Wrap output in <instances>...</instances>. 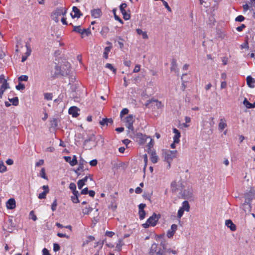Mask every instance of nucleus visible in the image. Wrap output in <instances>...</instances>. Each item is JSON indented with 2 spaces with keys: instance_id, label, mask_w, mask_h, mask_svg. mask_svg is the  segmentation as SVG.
Here are the masks:
<instances>
[{
  "instance_id": "bf43d9fd",
  "label": "nucleus",
  "mask_w": 255,
  "mask_h": 255,
  "mask_svg": "<svg viewBox=\"0 0 255 255\" xmlns=\"http://www.w3.org/2000/svg\"><path fill=\"white\" fill-rule=\"evenodd\" d=\"M245 17L243 15H239L238 16L236 19H235V20L236 21H238V22H242L244 20H245Z\"/></svg>"
},
{
  "instance_id": "2eb2a0df",
  "label": "nucleus",
  "mask_w": 255,
  "mask_h": 255,
  "mask_svg": "<svg viewBox=\"0 0 255 255\" xmlns=\"http://www.w3.org/2000/svg\"><path fill=\"white\" fill-rule=\"evenodd\" d=\"M6 206L7 209L12 210L15 208V201L13 198H10L8 200L6 203Z\"/></svg>"
},
{
  "instance_id": "cd10ccee",
  "label": "nucleus",
  "mask_w": 255,
  "mask_h": 255,
  "mask_svg": "<svg viewBox=\"0 0 255 255\" xmlns=\"http://www.w3.org/2000/svg\"><path fill=\"white\" fill-rule=\"evenodd\" d=\"M70 25H72L73 27V31L81 34V33H82V29L81 28V26H74L72 25V23H71Z\"/></svg>"
},
{
  "instance_id": "603ef678",
  "label": "nucleus",
  "mask_w": 255,
  "mask_h": 255,
  "mask_svg": "<svg viewBox=\"0 0 255 255\" xmlns=\"http://www.w3.org/2000/svg\"><path fill=\"white\" fill-rule=\"evenodd\" d=\"M128 110L127 108L123 109L120 113V117L122 118L124 115H127L128 113Z\"/></svg>"
},
{
  "instance_id": "c03bdc74",
  "label": "nucleus",
  "mask_w": 255,
  "mask_h": 255,
  "mask_svg": "<svg viewBox=\"0 0 255 255\" xmlns=\"http://www.w3.org/2000/svg\"><path fill=\"white\" fill-rule=\"evenodd\" d=\"M185 75H187V74H183L182 75V77H181V79L182 80L181 89L182 90V91H184L185 88H186V85L185 84L186 82L183 80V77Z\"/></svg>"
},
{
  "instance_id": "aec40b11",
  "label": "nucleus",
  "mask_w": 255,
  "mask_h": 255,
  "mask_svg": "<svg viewBox=\"0 0 255 255\" xmlns=\"http://www.w3.org/2000/svg\"><path fill=\"white\" fill-rule=\"evenodd\" d=\"M151 154L150 160L153 163H156L158 162V157L156 155V152L155 151H151L150 152Z\"/></svg>"
},
{
  "instance_id": "dca6fc26",
  "label": "nucleus",
  "mask_w": 255,
  "mask_h": 255,
  "mask_svg": "<svg viewBox=\"0 0 255 255\" xmlns=\"http://www.w3.org/2000/svg\"><path fill=\"white\" fill-rule=\"evenodd\" d=\"M92 16L94 18H99L102 14V11L100 8L94 9L91 11Z\"/></svg>"
},
{
  "instance_id": "6e6552de",
  "label": "nucleus",
  "mask_w": 255,
  "mask_h": 255,
  "mask_svg": "<svg viewBox=\"0 0 255 255\" xmlns=\"http://www.w3.org/2000/svg\"><path fill=\"white\" fill-rule=\"evenodd\" d=\"M18 226L16 224H3L2 229L8 233H12L14 230L17 231Z\"/></svg>"
},
{
  "instance_id": "72a5a7b5",
  "label": "nucleus",
  "mask_w": 255,
  "mask_h": 255,
  "mask_svg": "<svg viewBox=\"0 0 255 255\" xmlns=\"http://www.w3.org/2000/svg\"><path fill=\"white\" fill-rule=\"evenodd\" d=\"M105 67L109 69H110L111 71H113V73L116 74V69L115 68L112 64L110 63H107L106 64Z\"/></svg>"
},
{
  "instance_id": "6ab92c4d",
  "label": "nucleus",
  "mask_w": 255,
  "mask_h": 255,
  "mask_svg": "<svg viewBox=\"0 0 255 255\" xmlns=\"http://www.w3.org/2000/svg\"><path fill=\"white\" fill-rule=\"evenodd\" d=\"M171 71H174L175 73L178 72L179 69L177 68V64L175 59H172L171 61Z\"/></svg>"
},
{
  "instance_id": "f257e3e1",
  "label": "nucleus",
  "mask_w": 255,
  "mask_h": 255,
  "mask_svg": "<svg viewBox=\"0 0 255 255\" xmlns=\"http://www.w3.org/2000/svg\"><path fill=\"white\" fill-rule=\"evenodd\" d=\"M171 189L173 192H178L179 198L189 199L192 197V189L186 182L174 181L171 184Z\"/></svg>"
},
{
  "instance_id": "423d86ee",
  "label": "nucleus",
  "mask_w": 255,
  "mask_h": 255,
  "mask_svg": "<svg viewBox=\"0 0 255 255\" xmlns=\"http://www.w3.org/2000/svg\"><path fill=\"white\" fill-rule=\"evenodd\" d=\"M60 68H61V76H66L70 74L71 65L68 62H65Z\"/></svg>"
},
{
  "instance_id": "9b49d317",
  "label": "nucleus",
  "mask_w": 255,
  "mask_h": 255,
  "mask_svg": "<svg viewBox=\"0 0 255 255\" xmlns=\"http://www.w3.org/2000/svg\"><path fill=\"white\" fill-rule=\"evenodd\" d=\"M72 11L74 13V14H73L72 13H71L70 15L73 18L76 17L78 18H80L81 16L83 15L82 13L81 12L79 9L75 6H74L72 7Z\"/></svg>"
},
{
  "instance_id": "412c9836",
  "label": "nucleus",
  "mask_w": 255,
  "mask_h": 255,
  "mask_svg": "<svg viewBox=\"0 0 255 255\" xmlns=\"http://www.w3.org/2000/svg\"><path fill=\"white\" fill-rule=\"evenodd\" d=\"M243 104L248 109H253L255 108V102L254 103H251L249 102L247 98H245L243 101Z\"/></svg>"
},
{
  "instance_id": "9d476101",
  "label": "nucleus",
  "mask_w": 255,
  "mask_h": 255,
  "mask_svg": "<svg viewBox=\"0 0 255 255\" xmlns=\"http://www.w3.org/2000/svg\"><path fill=\"white\" fill-rule=\"evenodd\" d=\"M160 216V214L153 213V215L147 219L145 223H157Z\"/></svg>"
},
{
  "instance_id": "f704fd0d",
  "label": "nucleus",
  "mask_w": 255,
  "mask_h": 255,
  "mask_svg": "<svg viewBox=\"0 0 255 255\" xmlns=\"http://www.w3.org/2000/svg\"><path fill=\"white\" fill-rule=\"evenodd\" d=\"M245 42L241 45V48H247L249 49V42H248V37H246Z\"/></svg>"
},
{
  "instance_id": "b1692460",
  "label": "nucleus",
  "mask_w": 255,
  "mask_h": 255,
  "mask_svg": "<svg viewBox=\"0 0 255 255\" xmlns=\"http://www.w3.org/2000/svg\"><path fill=\"white\" fill-rule=\"evenodd\" d=\"M95 237L93 236H89L87 237V239L84 241L83 243L82 246L84 247L88 244L90 242L95 240Z\"/></svg>"
},
{
  "instance_id": "864d4df0",
  "label": "nucleus",
  "mask_w": 255,
  "mask_h": 255,
  "mask_svg": "<svg viewBox=\"0 0 255 255\" xmlns=\"http://www.w3.org/2000/svg\"><path fill=\"white\" fill-rule=\"evenodd\" d=\"M44 98L47 100H51L52 99V94L51 93H45Z\"/></svg>"
},
{
  "instance_id": "20e7f679",
  "label": "nucleus",
  "mask_w": 255,
  "mask_h": 255,
  "mask_svg": "<svg viewBox=\"0 0 255 255\" xmlns=\"http://www.w3.org/2000/svg\"><path fill=\"white\" fill-rule=\"evenodd\" d=\"M146 107L153 109H159L162 107V104L161 102L158 101L157 100L151 99L146 101L145 104Z\"/></svg>"
},
{
  "instance_id": "8fccbe9b",
  "label": "nucleus",
  "mask_w": 255,
  "mask_h": 255,
  "mask_svg": "<svg viewBox=\"0 0 255 255\" xmlns=\"http://www.w3.org/2000/svg\"><path fill=\"white\" fill-rule=\"evenodd\" d=\"M225 225L228 228H230L232 231H235L236 230V224H225Z\"/></svg>"
},
{
  "instance_id": "37998d69",
  "label": "nucleus",
  "mask_w": 255,
  "mask_h": 255,
  "mask_svg": "<svg viewBox=\"0 0 255 255\" xmlns=\"http://www.w3.org/2000/svg\"><path fill=\"white\" fill-rule=\"evenodd\" d=\"M61 13H62V7L56 8V9L55 10L54 12V14L56 16H60L61 15Z\"/></svg>"
},
{
  "instance_id": "1a4fd4ad",
  "label": "nucleus",
  "mask_w": 255,
  "mask_h": 255,
  "mask_svg": "<svg viewBox=\"0 0 255 255\" xmlns=\"http://www.w3.org/2000/svg\"><path fill=\"white\" fill-rule=\"evenodd\" d=\"M51 75L53 78H57L59 75H61V68L55 65L51 71Z\"/></svg>"
},
{
  "instance_id": "58836bf2",
  "label": "nucleus",
  "mask_w": 255,
  "mask_h": 255,
  "mask_svg": "<svg viewBox=\"0 0 255 255\" xmlns=\"http://www.w3.org/2000/svg\"><path fill=\"white\" fill-rule=\"evenodd\" d=\"M29 218L32 219L33 221H35L37 220L36 216L35 215L33 211H31L29 213Z\"/></svg>"
},
{
  "instance_id": "6e6d98bb",
  "label": "nucleus",
  "mask_w": 255,
  "mask_h": 255,
  "mask_svg": "<svg viewBox=\"0 0 255 255\" xmlns=\"http://www.w3.org/2000/svg\"><path fill=\"white\" fill-rule=\"evenodd\" d=\"M1 86L2 87V89H3L4 90H6L10 88L9 84L7 82V81H4Z\"/></svg>"
},
{
  "instance_id": "4be33fe9",
  "label": "nucleus",
  "mask_w": 255,
  "mask_h": 255,
  "mask_svg": "<svg viewBox=\"0 0 255 255\" xmlns=\"http://www.w3.org/2000/svg\"><path fill=\"white\" fill-rule=\"evenodd\" d=\"M254 196V193L252 191H250L245 194V198L248 202L251 201L253 200Z\"/></svg>"
},
{
  "instance_id": "393cba45",
  "label": "nucleus",
  "mask_w": 255,
  "mask_h": 255,
  "mask_svg": "<svg viewBox=\"0 0 255 255\" xmlns=\"http://www.w3.org/2000/svg\"><path fill=\"white\" fill-rule=\"evenodd\" d=\"M136 31L137 32V33L139 35H142V38L143 39H147L148 38V35L146 34V32L142 31V30L140 29H136Z\"/></svg>"
},
{
  "instance_id": "3c124183",
  "label": "nucleus",
  "mask_w": 255,
  "mask_h": 255,
  "mask_svg": "<svg viewBox=\"0 0 255 255\" xmlns=\"http://www.w3.org/2000/svg\"><path fill=\"white\" fill-rule=\"evenodd\" d=\"M122 242V240L120 239L119 240V243L117 244L116 249L119 251H120L122 250V247L123 246Z\"/></svg>"
},
{
  "instance_id": "774afa93",
  "label": "nucleus",
  "mask_w": 255,
  "mask_h": 255,
  "mask_svg": "<svg viewBox=\"0 0 255 255\" xmlns=\"http://www.w3.org/2000/svg\"><path fill=\"white\" fill-rule=\"evenodd\" d=\"M85 184L84 182H82L80 180H79L77 182L78 187L79 189H81Z\"/></svg>"
},
{
  "instance_id": "a211bd4d",
  "label": "nucleus",
  "mask_w": 255,
  "mask_h": 255,
  "mask_svg": "<svg viewBox=\"0 0 255 255\" xmlns=\"http://www.w3.org/2000/svg\"><path fill=\"white\" fill-rule=\"evenodd\" d=\"M173 131L175 133V135L173 137L174 142H179V138L181 136L180 131L176 128H174L173 129Z\"/></svg>"
},
{
  "instance_id": "5fc2aeb1",
  "label": "nucleus",
  "mask_w": 255,
  "mask_h": 255,
  "mask_svg": "<svg viewBox=\"0 0 255 255\" xmlns=\"http://www.w3.org/2000/svg\"><path fill=\"white\" fill-rule=\"evenodd\" d=\"M57 205V200L55 199V200L53 201V203L51 205V210L53 212L56 210Z\"/></svg>"
},
{
  "instance_id": "ddd939ff",
  "label": "nucleus",
  "mask_w": 255,
  "mask_h": 255,
  "mask_svg": "<svg viewBox=\"0 0 255 255\" xmlns=\"http://www.w3.org/2000/svg\"><path fill=\"white\" fill-rule=\"evenodd\" d=\"M160 246H161L162 247L163 250H164V252L169 253H172L174 255L176 254V252L175 251L172 250L171 249L167 248L168 244L165 241L161 242Z\"/></svg>"
},
{
  "instance_id": "de8ad7c7",
  "label": "nucleus",
  "mask_w": 255,
  "mask_h": 255,
  "mask_svg": "<svg viewBox=\"0 0 255 255\" xmlns=\"http://www.w3.org/2000/svg\"><path fill=\"white\" fill-rule=\"evenodd\" d=\"M47 193V191H43L39 194L38 197L39 199H45Z\"/></svg>"
},
{
  "instance_id": "f8f14e48",
  "label": "nucleus",
  "mask_w": 255,
  "mask_h": 255,
  "mask_svg": "<svg viewBox=\"0 0 255 255\" xmlns=\"http://www.w3.org/2000/svg\"><path fill=\"white\" fill-rule=\"evenodd\" d=\"M177 229L176 224H172L171 228L167 232V236L168 238L172 237Z\"/></svg>"
},
{
  "instance_id": "13d9d810",
  "label": "nucleus",
  "mask_w": 255,
  "mask_h": 255,
  "mask_svg": "<svg viewBox=\"0 0 255 255\" xmlns=\"http://www.w3.org/2000/svg\"><path fill=\"white\" fill-rule=\"evenodd\" d=\"M143 160H144V167L143 168V170L144 171L145 170V168H146V167L147 165V161H148V157H147V155L146 154H145L143 155Z\"/></svg>"
},
{
  "instance_id": "0eeeda50",
  "label": "nucleus",
  "mask_w": 255,
  "mask_h": 255,
  "mask_svg": "<svg viewBox=\"0 0 255 255\" xmlns=\"http://www.w3.org/2000/svg\"><path fill=\"white\" fill-rule=\"evenodd\" d=\"M87 163V162L82 157L80 158L79 167L76 169H73L77 176H80L81 175H82V174L80 173V171H85V169L84 168V164H86Z\"/></svg>"
},
{
  "instance_id": "052dcab7",
  "label": "nucleus",
  "mask_w": 255,
  "mask_h": 255,
  "mask_svg": "<svg viewBox=\"0 0 255 255\" xmlns=\"http://www.w3.org/2000/svg\"><path fill=\"white\" fill-rule=\"evenodd\" d=\"M60 249V247L59 246V245L57 243H54L53 244V251L54 252H57L58 251H59Z\"/></svg>"
},
{
  "instance_id": "a878e982",
  "label": "nucleus",
  "mask_w": 255,
  "mask_h": 255,
  "mask_svg": "<svg viewBox=\"0 0 255 255\" xmlns=\"http://www.w3.org/2000/svg\"><path fill=\"white\" fill-rule=\"evenodd\" d=\"M184 211H188L190 208L189 203L187 201H185L182 203V206L181 207Z\"/></svg>"
},
{
  "instance_id": "39448f33",
  "label": "nucleus",
  "mask_w": 255,
  "mask_h": 255,
  "mask_svg": "<svg viewBox=\"0 0 255 255\" xmlns=\"http://www.w3.org/2000/svg\"><path fill=\"white\" fill-rule=\"evenodd\" d=\"M134 134L133 138L136 140L137 142L140 144H143L145 143L146 139L150 138L149 136H147L145 134H143L141 133L137 132Z\"/></svg>"
},
{
  "instance_id": "49530a36",
  "label": "nucleus",
  "mask_w": 255,
  "mask_h": 255,
  "mask_svg": "<svg viewBox=\"0 0 255 255\" xmlns=\"http://www.w3.org/2000/svg\"><path fill=\"white\" fill-rule=\"evenodd\" d=\"M108 118H104L102 119V120L100 121L99 123L101 125L104 126H108Z\"/></svg>"
},
{
  "instance_id": "5701e85b",
  "label": "nucleus",
  "mask_w": 255,
  "mask_h": 255,
  "mask_svg": "<svg viewBox=\"0 0 255 255\" xmlns=\"http://www.w3.org/2000/svg\"><path fill=\"white\" fill-rule=\"evenodd\" d=\"M109 31V28L107 26H103L102 30L100 31V33L104 37H107V35Z\"/></svg>"
},
{
  "instance_id": "680f3d73",
  "label": "nucleus",
  "mask_w": 255,
  "mask_h": 255,
  "mask_svg": "<svg viewBox=\"0 0 255 255\" xmlns=\"http://www.w3.org/2000/svg\"><path fill=\"white\" fill-rule=\"evenodd\" d=\"M79 196H71V200L74 203H79Z\"/></svg>"
},
{
  "instance_id": "338daca9",
  "label": "nucleus",
  "mask_w": 255,
  "mask_h": 255,
  "mask_svg": "<svg viewBox=\"0 0 255 255\" xmlns=\"http://www.w3.org/2000/svg\"><path fill=\"white\" fill-rule=\"evenodd\" d=\"M69 189L73 192L76 189V185L74 183H71L69 185Z\"/></svg>"
},
{
  "instance_id": "a18cd8bd",
  "label": "nucleus",
  "mask_w": 255,
  "mask_h": 255,
  "mask_svg": "<svg viewBox=\"0 0 255 255\" xmlns=\"http://www.w3.org/2000/svg\"><path fill=\"white\" fill-rule=\"evenodd\" d=\"M82 31V33H81V35H83V34H85L87 36L89 35L91 33V30L89 28H87V29H85V28L83 29Z\"/></svg>"
},
{
  "instance_id": "4d7b16f0",
  "label": "nucleus",
  "mask_w": 255,
  "mask_h": 255,
  "mask_svg": "<svg viewBox=\"0 0 255 255\" xmlns=\"http://www.w3.org/2000/svg\"><path fill=\"white\" fill-rule=\"evenodd\" d=\"M127 6V4L126 3H122L120 6V9L121 12H125V8H126Z\"/></svg>"
},
{
  "instance_id": "69168bd1",
  "label": "nucleus",
  "mask_w": 255,
  "mask_h": 255,
  "mask_svg": "<svg viewBox=\"0 0 255 255\" xmlns=\"http://www.w3.org/2000/svg\"><path fill=\"white\" fill-rule=\"evenodd\" d=\"M26 47L27 48V51L25 53V55L27 56H29L31 54V50L30 47L28 46L27 43H26Z\"/></svg>"
},
{
  "instance_id": "7c9ffc66",
  "label": "nucleus",
  "mask_w": 255,
  "mask_h": 255,
  "mask_svg": "<svg viewBox=\"0 0 255 255\" xmlns=\"http://www.w3.org/2000/svg\"><path fill=\"white\" fill-rule=\"evenodd\" d=\"M50 123L52 128H56L58 126V120L56 118H53L50 121Z\"/></svg>"
},
{
  "instance_id": "4c0bfd02",
  "label": "nucleus",
  "mask_w": 255,
  "mask_h": 255,
  "mask_svg": "<svg viewBox=\"0 0 255 255\" xmlns=\"http://www.w3.org/2000/svg\"><path fill=\"white\" fill-rule=\"evenodd\" d=\"M40 176L41 177L44 179H47V177L45 173V170L44 168H41L40 172Z\"/></svg>"
},
{
  "instance_id": "f3484780",
  "label": "nucleus",
  "mask_w": 255,
  "mask_h": 255,
  "mask_svg": "<svg viewBox=\"0 0 255 255\" xmlns=\"http://www.w3.org/2000/svg\"><path fill=\"white\" fill-rule=\"evenodd\" d=\"M247 83L249 87L254 88L255 87V80L252 76H248L247 77Z\"/></svg>"
},
{
  "instance_id": "e433bc0d",
  "label": "nucleus",
  "mask_w": 255,
  "mask_h": 255,
  "mask_svg": "<svg viewBox=\"0 0 255 255\" xmlns=\"http://www.w3.org/2000/svg\"><path fill=\"white\" fill-rule=\"evenodd\" d=\"M6 170V167L4 165L3 161H0V172L3 173Z\"/></svg>"
},
{
  "instance_id": "09e8293b",
  "label": "nucleus",
  "mask_w": 255,
  "mask_h": 255,
  "mask_svg": "<svg viewBox=\"0 0 255 255\" xmlns=\"http://www.w3.org/2000/svg\"><path fill=\"white\" fill-rule=\"evenodd\" d=\"M122 14L123 15V18L125 20H128L130 18V14L128 13L127 11L125 10V12H121Z\"/></svg>"
},
{
  "instance_id": "0e129e2a",
  "label": "nucleus",
  "mask_w": 255,
  "mask_h": 255,
  "mask_svg": "<svg viewBox=\"0 0 255 255\" xmlns=\"http://www.w3.org/2000/svg\"><path fill=\"white\" fill-rule=\"evenodd\" d=\"M139 218L141 220H142L144 218L145 216V211H139Z\"/></svg>"
},
{
  "instance_id": "bb28decb",
  "label": "nucleus",
  "mask_w": 255,
  "mask_h": 255,
  "mask_svg": "<svg viewBox=\"0 0 255 255\" xmlns=\"http://www.w3.org/2000/svg\"><path fill=\"white\" fill-rule=\"evenodd\" d=\"M8 100L13 106H16L18 105V98L17 97L11 99L8 98Z\"/></svg>"
},
{
  "instance_id": "2f4dec72",
  "label": "nucleus",
  "mask_w": 255,
  "mask_h": 255,
  "mask_svg": "<svg viewBox=\"0 0 255 255\" xmlns=\"http://www.w3.org/2000/svg\"><path fill=\"white\" fill-rule=\"evenodd\" d=\"M112 11L114 13L115 19L119 21L121 23L123 24L124 23L123 20L116 14V9L114 8Z\"/></svg>"
},
{
  "instance_id": "79ce46f5",
  "label": "nucleus",
  "mask_w": 255,
  "mask_h": 255,
  "mask_svg": "<svg viewBox=\"0 0 255 255\" xmlns=\"http://www.w3.org/2000/svg\"><path fill=\"white\" fill-rule=\"evenodd\" d=\"M15 88L17 90H23L25 87L23 84L21 82H19L18 84L16 86Z\"/></svg>"
},
{
  "instance_id": "c756f323",
  "label": "nucleus",
  "mask_w": 255,
  "mask_h": 255,
  "mask_svg": "<svg viewBox=\"0 0 255 255\" xmlns=\"http://www.w3.org/2000/svg\"><path fill=\"white\" fill-rule=\"evenodd\" d=\"M111 49V46H107V47H105V50H104V53H103V57L105 58L108 59V53H109V52L110 51Z\"/></svg>"
},
{
  "instance_id": "a19ab883",
  "label": "nucleus",
  "mask_w": 255,
  "mask_h": 255,
  "mask_svg": "<svg viewBox=\"0 0 255 255\" xmlns=\"http://www.w3.org/2000/svg\"><path fill=\"white\" fill-rule=\"evenodd\" d=\"M28 77L27 75H21L18 78V81L20 82L22 81H27Z\"/></svg>"
},
{
  "instance_id": "7ed1b4c3",
  "label": "nucleus",
  "mask_w": 255,
  "mask_h": 255,
  "mask_svg": "<svg viewBox=\"0 0 255 255\" xmlns=\"http://www.w3.org/2000/svg\"><path fill=\"white\" fill-rule=\"evenodd\" d=\"M134 122L133 119V116L132 115H129L126 118L125 122L126 127L129 129L128 130V133L131 132L132 133H134V128L133 124Z\"/></svg>"
},
{
  "instance_id": "e2e57ef3",
  "label": "nucleus",
  "mask_w": 255,
  "mask_h": 255,
  "mask_svg": "<svg viewBox=\"0 0 255 255\" xmlns=\"http://www.w3.org/2000/svg\"><path fill=\"white\" fill-rule=\"evenodd\" d=\"M227 127L226 123L220 122L219 124V129L220 130H223Z\"/></svg>"
},
{
  "instance_id": "f03ea898",
  "label": "nucleus",
  "mask_w": 255,
  "mask_h": 255,
  "mask_svg": "<svg viewBox=\"0 0 255 255\" xmlns=\"http://www.w3.org/2000/svg\"><path fill=\"white\" fill-rule=\"evenodd\" d=\"M176 152V150H167L163 153L164 160L168 163V168H170V163L173 159L175 157Z\"/></svg>"
},
{
  "instance_id": "c9c22d12",
  "label": "nucleus",
  "mask_w": 255,
  "mask_h": 255,
  "mask_svg": "<svg viewBox=\"0 0 255 255\" xmlns=\"http://www.w3.org/2000/svg\"><path fill=\"white\" fill-rule=\"evenodd\" d=\"M149 138H150V141H149V142L148 144V153L149 154L150 153V151H152L151 150V148L153 146V139L150 138V137Z\"/></svg>"
},
{
  "instance_id": "4468645a",
  "label": "nucleus",
  "mask_w": 255,
  "mask_h": 255,
  "mask_svg": "<svg viewBox=\"0 0 255 255\" xmlns=\"http://www.w3.org/2000/svg\"><path fill=\"white\" fill-rule=\"evenodd\" d=\"M78 111H79V109L77 107L72 106L69 109V114L71 115L73 117L76 118L79 116V114L78 113Z\"/></svg>"
},
{
  "instance_id": "c85d7f7f",
  "label": "nucleus",
  "mask_w": 255,
  "mask_h": 255,
  "mask_svg": "<svg viewBox=\"0 0 255 255\" xmlns=\"http://www.w3.org/2000/svg\"><path fill=\"white\" fill-rule=\"evenodd\" d=\"M243 7L244 10L245 11H247V10H248L249 9L251 11V10H253L252 2L250 3V5L248 4H244L243 6Z\"/></svg>"
},
{
  "instance_id": "ea45409f",
  "label": "nucleus",
  "mask_w": 255,
  "mask_h": 255,
  "mask_svg": "<svg viewBox=\"0 0 255 255\" xmlns=\"http://www.w3.org/2000/svg\"><path fill=\"white\" fill-rule=\"evenodd\" d=\"M71 161L70 165L72 166H73L78 163V161L76 155H74L73 156V158L72 159H71Z\"/></svg>"
},
{
  "instance_id": "473e14b6",
  "label": "nucleus",
  "mask_w": 255,
  "mask_h": 255,
  "mask_svg": "<svg viewBox=\"0 0 255 255\" xmlns=\"http://www.w3.org/2000/svg\"><path fill=\"white\" fill-rule=\"evenodd\" d=\"M95 135L94 134H92L89 138H88L87 139H86L84 140V145L85 146L88 142L91 141H95Z\"/></svg>"
}]
</instances>
